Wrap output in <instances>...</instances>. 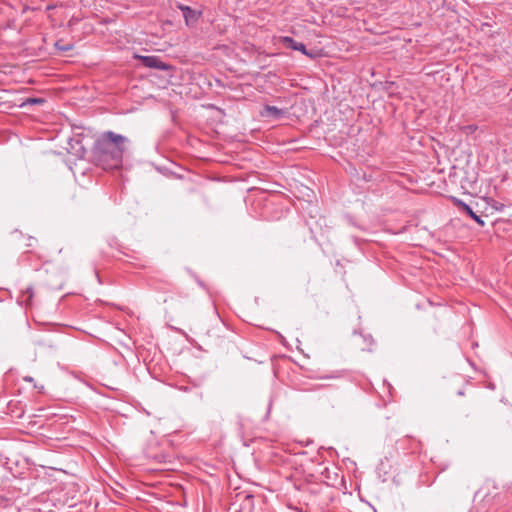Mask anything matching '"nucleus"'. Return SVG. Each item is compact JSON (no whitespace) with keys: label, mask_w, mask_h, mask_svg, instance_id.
Wrapping results in <instances>:
<instances>
[{"label":"nucleus","mask_w":512,"mask_h":512,"mask_svg":"<svg viewBox=\"0 0 512 512\" xmlns=\"http://www.w3.org/2000/svg\"><path fill=\"white\" fill-rule=\"evenodd\" d=\"M126 138L113 132L105 133L99 140V147L103 153H111L114 158H120L124 151Z\"/></svg>","instance_id":"1"},{"label":"nucleus","mask_w":512,"mask_h":512,"mask_svg":"<svg viewBox=\"0 0 512 512\" xmlns=\"http://www.w3.org/2000/svg\"><path fill=\"white\" fill-rule=\"evenodd\" d=\"M282 42L287 47L292 48L294 50H299L303 54H305L311 58H315V57L322 55V49H311L310 51H307L304 44L296 43L292 38L287 37V36L282 38Z\"/></svg>","instance_id":"2"},{"label":"nucleus","mask_w":512,"mask_h":512,"mask_svg":"<svg viewBox=\"0 0 512 512\" xmlns=\"http://www.w3.org/2000/svg\"><path fill=\"white\" fill-rule=\"evenodd\" d=\"M136 58L140 59L144 66L149 68H156L161 70H166L167 66L161 62L157 57L155 56H139L136 55Z\"/></svg>","instance_id":"3"},{"label":"nucleus","mask_w":512,"mask_h":512,"mask_svg":"<svg viewBox=\"0 0 512 512\" xmlns=\"http://www.w3.org/2000/svg\"><path fill=\"white\" fill-rule=\"evenodd\" d=\"M283 114H284V112L282 110L278 109L275 106H268V105L265 106L263 111L261 112V115L263 117L271 116V117H274V118H279Z\"/></svg>","instance_id":"4"},{"label":"nucleus","mask_w":512,"mask_h":512,"mask_svg":"<svg viewBox=\"0 0 512 512\" xmlns=\"http://www.w3.org/2000/svg\"><path fill=\"white\" fill-rule=\"evenodd\" d=\"M181 10L183 12V16H184L187 24L196 20V18H197L196 11L192 10L191 8H189L187 6L181 7Z\"/></svg>","instance_id":"5"},{"label":"nucleus","mask_w":512,"mask_h":512,"mask_svg":"<svg viewBox=\"0 0 512 512\" xmlns=\"http://www.w3.org/2000/svg\"><path fill=\"white\" fill-rule=\"evenodd\" d=\"M462 207L467 212V214L472 217L478 224L481 226L484 225V221L478 215H476L468 205L462 204Z\"/></svg>","instance_id":"6"},{"label":"nucleus","mask_w":512,"mask_h":512,"mask_svg":"<svg viewBox=\"0 0 512 512\" xmlns=\"http://www.w3.org/2000/svg\"><path fill=\"white\" fill-rule=\"evenodd\" d=\"M55 47L61 52L69 51L72 48L71 44H62V40L55 42Z\"/></svg>","instance_id":"7"},{"label":"nucleus","mask_w":512,"mask_h":512,"mask_svg":"<svg viewBox=\"0 0 512 512\" xmlns=\"http://www.w3.org/2000/svg\"><path fill=\"white\" fill-rule=\"evenodd\" d=\"M43 100L40 99V98H29L26 100L25 103H30V104H34V103H41Z\"/></svg>","instance_id":"8"}]
</instances>
